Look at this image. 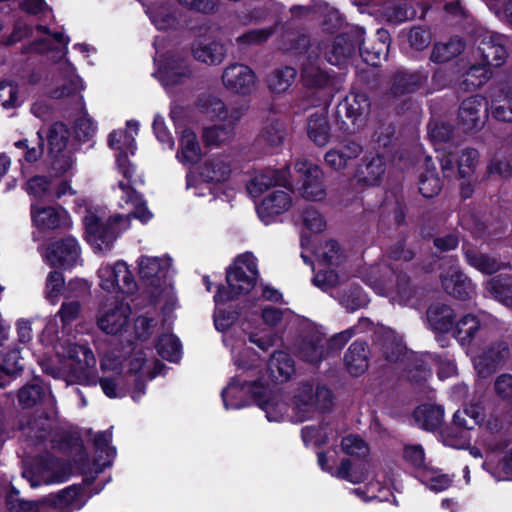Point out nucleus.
Returning a JSON list of instances; mask_svg holds the SVG:
<instances>
[{
    "mask_svg": "<svg viewBox=\"0 0 512 512\" xmlns=\"http://www.w3.org/2000/svg\"><path fill=\"white\" fill-rule=\"evenodd\" d=\"M80 495V488L77 486H70L60 491L53 501L55 507L59 509H68L76 502Z\"/></svg>",
    "mask_w": 512,
    "mask_h": 512,
    "instance_id": "63",
    "label": "nucleus"
},
{
    "mask_svg": "<svg viewBox=\"0 0 512 512\" xmlns=\"http://www.w3.org/2000/svg\"><path fill=\"white\" fill-rule=\"evenodd\" d=\"M487 116L488 101L481 95H474L461 103L458 123L465 131H477L483 127Z\"/></svg>",
    "mask_w": 512,
    "mask_h": 512,
    "instance_id": "13",
    "label": "nucleus"
},
{
    "mask_svg": "<svg viewBox=\"0 0 512 512\" xmlns=\"http://www.w3.org/2000/svg\"><path fill=\"white\" fill-rule=\"evenodd\" d=\"M297 71L290 66L273 70L267 76L268 88L275 93L285 92L294 82Z\"/></svg>",
    "mask_w": 512,
    "mask_h": 512,
    "instance_id": "46",
    "label": "nucleus"
},
{
    "mask_svg": "<svg viewBox=\"0 0 512 512\" xmlns=\"http://www.w3.org/2000/svg\"><path fill=\"white\" fill-rule=\"evenodd\" d=\"M275 185H286L285 171L264 170L247 182L246 189L252 197H258L268 188Z\"/></svg>",
    "mask_w": 512,
    "mask_h": 512,
    "instance_id": "29",
    "label": "nucleus"
},
{
    "mask_svg": "<svg viewBox=\"0 0 512 512\" xmlns=\"http://www.w3.org/2000/svg\"><path fill=\"white\" fill-rule=\"evenodd\" d=\"M32 218L37 228L54 230L69 226L66 212H59L53 207H32Z\"/></svg>",
    "mask_w": 512,
    "mask_h": 512,
    "instance_id": "30",
    "label": "nucleus"
},
{
    "mask_svg": "<svg viewBox=\"0 0 512 512\" xmlns=\"http://www.w3.org/2000/svg\"><path fill=\"white\" fill-rule=\"evenodd\" d=\"M302 439L306 445L313 444L321 446L327 442L328 427L327 425L309 426L302 429Z\"/></svg>",
    "mask_w": 512,
    "mask_h": 512,
    "instance_id": "62",
    "label": "nucleus"
},
{
    "mask_svg": "<svg viewBox=\"0 0 512 512\" xmlns=\"http://www.w3.org/2000/svg\"><path fill=\"white\" fill-rule=\"evenodd\" d=\"M467 262L484 274H493L500 270V262L487 254L474 248H468L464 252Z\"/></svg>",
    "mask_w": 512,
    "mask_h": 512,
    "instance_id": "44",
    "label": "nucleus"
},
{
    "mask_svg": "<svg viewBox=\"0 0 512 512\" xmlns=\"http://www.w3.org/2000/svg\"><path fill=\"white\" fill-rule=\"evenodd\" d=\"M221 81L229 92L247 96L256 89L257 77L248 65L234 62L223 69Z\"/></svg>",
    "mask_w": 512,
    "mask_h": 512,
    "instance_id": "8",
    "label": "nucleus"
},
{
    "mask_svg": "<svg viewBox=\"0 0 512 512\" xmlns=\"http://www.w3.org/2000/svg\"><path fill=\"white\" fill-rule=\"evenodd\" d=\"M276 31V26L253 29L237 37L236 42L243 46L259 45L266 42Z\"/></svg>",
    "mask_w": 512,
    "mask_h": 512,
    "instance_id": "56",
    "label": "nucleus"
},
{
    "mask_svg": "<svg viewBox=\"0 0 512 512\" xmlns=\"http://www.w3.org/2000/svg\"><path fill=\"white\" fill-rule=\"evenodd\" d=\"M395 293L400 303H406L413 297L414 288L407 274L400 273L396 276Z\"/></svg>",
    "mask_w": 512,
    "mask_h": 512,
    "instance_id": "64",
    "label": "nucleus"
},
{
    "mask_svg": "<svg viewBox=\"0 0 512 512\" xmlns=\"http://www.w3.org/2000/svg\"><path fill=\"white\" fill-rule=\"evenodd\" d=\"M468 431H470V429L463 428L461 425L456 424L453 419L450 425L441 430L440 437L445 445L457 449H464L469 447L470 444Z\"/></svg>",
    "mask_w": 512,
    "mask_h": 512,
    "instance_id": "42",
    "label": "nucleus"
},
{
    "mask_svg": "<svg viewBox=\"0 0 512 512\" xmlns=\"http://www.w3.org/2000/svg\"><path fill=\"white\" fill-rule=\"evenodd\" d=\"M416 424L427 431H435L444 420V410L439 405L423 404L413 413Z\"/></svg>",
    "mask_w": 512,
    "mask_h": 512,
    "instance_id": "33",
    "label": "nucleus"
},
{
    "mask_svg": "<svg viewBox=\"0 0 512 512\" xmlns=\"http://www.w3.org/2000/svg\"><path fill=\"white\" fill-rule=\"evenodd\" d=\"M51 81L53 87L49 90V96L53 99L72 97L81 89L80 78L68 62H63L58 66L57 73L52 76Z\"/></svg>",
    "mask_w": 512,
    "mask_h": 512,
    "instance_id": "17",
    "label": "nucleus"
},
{
    "mask_svg": "<svg viewBox=\"0 0 512 512\" xmlns=\"http://www.w3.org/2000/svg\"><path fill=\"white\" fill-rule=\"evenodd\" d=\"M118 186L124 194L123 199L125 202L132 204L134 207L133 211L126 216H130V219H139L143 223L148 222L152 218V213L148 210L141 196L132 187V184L129 182L120 181Z\"/></svg>",
    "mask_w": 512,
    "mask_h": 512,
    "instance_id": "35",
    "label": "nucleus"
},
{
    "mask_svg": "<svg viewBox=\"0 0 512 512\" xmlns=\"http://www.w3.org/2000/svg\"><path fill=\"white\" fill-rule=\"evenodd\" d=\"M492 115L504 122H512V92L501 91L491 102Z\"/></svg>",
    "mask_w": 512,
    "mask_h": 512,
    "instance_id": "52",
    "label": "nucleus"
},
{
    "mask_svg": "<svg viewBox=\"0 0 512 512\" xmlns=\"http://www.w3.org/2000/svg\"><path fill=\"white\" fill-rule=\"evenodd\" d=\"M283 41L286 50H292L297 53L308 52V48L311 46L308 36L292 31L286 32L283 35Z\"/></svg>",
    "mask_w": 512,
    "mask_h": 512,
    "instance_id": "61",
    "label": "nucleus"
},
{
    "mask_svg": "<svg viewBox=\"0 0 512 512\" xmlns=\"http://www.w3.org/2000/svg\"><path fill=\"white\" fill-rule=\"evenodd\" d=\"M362 28L354 27L334 38L332 43L325 47V57L333 65L345 63L355 52L362 38Z\"/></svg>",
    "mask_w": 512,
    "mask_h": 512,
    "instance_id": "12",
    "label": "nucleus"
},
{
    "mask_svg": "<svg viewBox=\"0 0 512 512\" xmlns=\"http://www.w3.org/2000/svg\"><path fill=\"white\" fill-rule=\"evenodd\" d=\"M430 157L426 159V169L419 177V192L425 198H432L440 193L443 180L438 176L436 168L430 164Z\"/></svg>",
    "mask_w": 512,
    "mask_h": 512,
    "instance_id": "40",
    "label": "nucleus"
},
{
    "mask_svg": "<svg viewBox=\"0 0 512 512\" xmlns=\"http://www.w3.org/2000/svg\"><path fill=\"white\" fill-rule=\"evenodd\" d=\"M193 58L208 66H218L227 57L225 45L216 40L195 39L190 47Z\"/></svg>",
    "mask_w": 512,
    "mask_h": 512,
    "instance_id": "19",
    "label": "nucleus"
},
{
    "mask_svg": "<svg viewBox=\"0 0 512 512\" xmlns=\"http://www.w3.org/2000/svg\"><path fill=\"white\" fill-rule=\"evenodd\" d=\"M333 476L347 480L353 484H358L367 479L368 466L365 463L354 465L350 459H342L339 467L333 473Z\"/></svg>",
    "mask_w": 512,
    "mask_h": 512,
    "instance_id": "45",
    "label": "nucleus"
},
{
    "mask_svg": "<svg viewBox=\"0 0 512 512\" xmlns=\"http://www.w3.org/2000/svg\"><path fill=\"white\" fill-rule=\"evenodd\" d=\"M69 139V131L62 122H55L48 130L47 140L49 145V153L52 156V167L57 172L67 171L72 160L65 152Z\"/></svg>",
    "mask_w": 512,
    "mask_h": 512,
    "instance_id": "10",
    "label": "nucleus"
},
{
    "mask_svg": "<svg viewBox=\"0 0 512 512\" xmlns=\"http://www.w3.org/2000/svg\"><path fill=\"white\" fill-rule=\"evenodd\" d=\"M358 47L364 62L371 66H378L388 56L389 41L387 32L379 30L375 36L368 39H365L363 34Z\"/></svg>",
    "mask_w": 512,
    "mask_h": 512,
    "instance_id": "20",
    "label": "nucleus"
},
{
    "mask_svg": "<svg viewBox=\"0 0 512 512\" xmlns=\"http://www.w3.org/2000/svg\"><path fill=\"white\" fill-rule=\"evenodd\" d=\"M307 134L317 146H325L330 139V126L325 109L310 114L307 123Z\"/></svg>",
    "mask_w": 512,
    "mask_h": 512,
    "instance_id": "31",
    "label": "nucleus"
},
{
    "mask_svg": "<svg viewBox=\"0 0 512 512\" xmlns=\"http://www.w3.org/2000/svg\"><path fill=\"white\" fill-rule=\"evenodd\" d=\"M80 256V247L77 240L67 236L61 240L53 242L49 246L48 260L52 265L72 266Z\"/></svg>",
    "mask_w": 512,
    "mask_h": 512,
    "instance_id": "22",
    "label": "nucleus"
},
{
    "mask_svg": "<svg viewBox=\"0 0 512 512\" xmlns=\"http://www.w3.org/2000/svg\"><path fill=\"white\" fill-rule=\"evenodd\" d=\"M304 84L308 87L322 88L329 83V76L313 65L304 66L301 73Z\"/></svg>",
    "mask_w": 512,
    "mask_h": 512,
    "instance_id": "58",
    "label": "nucleus"
},
{
    "mask_svg": "<svg viewBox=\"0 0 512 512\" xmlns=\"http://www.w3.org/2000/svg\"><path fill=\"white\" fill-rule=\"evenodd\" d=\"M429 327L441 334L448 333L455 324L456 314L451 306L445 303H433L426 310Z\"/></svg>",
    "mask_w": 512,
    "mask_h": 512,
    "instance_id": "25",
    "label": "nucleus"
},
{
    "mask_svg": "<svg viewBox=\"0 0 512 512\" xmlns=\"http://www.w3.org/2000/svg\"><path fill=\"white\" fill-rule=\"evenodd\" d=\"M83 223L87 241L95 250L107 251L120 232L130 226V216L116 214L104 220L96 211L87 209Z\"/></svg>",
    "mask_w": 512,
    "mask_h": 512,
    "instance_id": "1",
    "label": "nucleus"
},
{
    "mask_svg": "<svg viewBox=\"0 0 512 512\" xmlns=\"http://www.w3.org/2000/svg\"><path fill=\"white\" fill-rule=\"evenodd\" d=\"M486 290L493 298L512 308V276L499 275L493 277L486 283Z\"/></svg>",
    "mask_w": 512,
    "mask_h": 512,
    "instance_id": "39",
    "label": "nucleus"
},
{
    "mask_svg": "<svg viewBox=\"0 0 512 512\" xmlns=\"http://www.w3.org/2000/svg\"><path fill=\"white\" fill-rule=\"evenodd\" d=\"M285 135L283 122L274 117L267 120L256 141L259 145L278 147L283 143Z\"/></svg>",
    "mask_w": 512,
    "mask_h": 512,
    "instance_id": "36",
    "label": "nucleus"
},
{
    "mask_svg": "<svg viewBox=\"0 0 512 512\" xmlns=\"http://www.w3.org/2000/svg\"><path fill=\"white\" fill-rule=\"evenodd\" d=\"M345 365L351 375L359 376L368 368V346L365 342L352 343L344 357Z\"/></svg>",
    "mask_w": 512,
    "mask_h": 512,
    "instance_id": "32",
    "label": "nucleus"
},
{
    "mask_svg": "<svg viewBox=\"0 0 512 512\" xmlns=\"http://www.w3.org/2000/svg\"><path fill=\"white\" fill-rule=\"evenodd\" d=\"M159 75L165 86H174L190 79L193 70L185 53L168 51L160 59Z\"/></svg>",
    "mask_w": 512,
    "mask_h": 512,
    "instance_id": "6",
    "label": "nucleus"
},
{
    "mask_svg": "<svg viewBox=\"0 0 512 512\" xmlns=\"http://www.w3.org/2000/svg\"><path fill=\"white\" fill-rule=\"evenodd\" d=\"M63 355L69 361L64 376L68 385L95 383L96 358L90 348L68 343L63 346Z\"/></svg>",
    "mask_w": 512,
    "mask_h": 512,
    "instance_id": "3",
    "label": "nucleus"
},
{
    "mask_svg": "<svg viewBox=\"0 0 512 512\" xmlns=\"http://www.w3.org/2000/svg\"><path fill=\"white\" fill-rule=\"evenodd\" d=\"M477 53L481 63L488 67H499L507 58L505 38L492 32H483L477 39Z\"/></svg>",
    "mask_w": 512,
    "mask_h": 512,
    "instance_id": "14",
    "label": "nucleus"
},
{
    "mask_svg": "<svg viewBox=\"0 0 512 512\" xmlns=\"http://www.w3.org/2000/svg\"><path fill=\"white\" fill-rule=\"evenodd\" d=\"M510 357L509 345L504 341L491 344L474 360L478 375L487 378L495 373Z\"/></svg>",
    "mask_w": 512,
    "mask_h": 512,
    "instance_id": "16",
    "label": "nucleus"
},
{
    "mask_svg": "<svg viewBox=\"0 0 512 512\" xmlns=\"http://www.w3.org/2000/svg\"><path fill=\"white\" fill-rule=\"evenodd\" d=\"M45 395V389L38 383L28 384L22 387L18 392L19 403L23 407H32L36 405Z\"/></svg>",
    "mask_w": 512,
    "mask_h": 512,
    "instance_id": "57",
    "label": "nucleus"
},
{
    "mask_svg": "<svg viewBox=\"0 0 512 512\" xmlns=\"http://www.w3.org/2000/svg\"><path fill=\"white\" fill-rule=\"evenodd\" d=\"M387 20L394 23L412 20L416 16V10L407 4H394L385 9Z\"/></svg>",
    "mask_w": 512,
    "mask_h": 512,
    "instance_id": "60",
    "label": "nucleus"
},
{
    "mask_svg": "<svg viewBox=\"0 0 512 512\" xmlns=\"http://www.w3.org/2000/svg\"><path fill=\"white\" fill-rule=\"evenodd\" d=\"M291 204L292 199L288 192L276 190L262 200L257 207V212L260 218L267 221L268 218L287 211L291 207Z\"/></svg>",
    "mask_w": 512,
    "mask_h": 512,
    "instance_id": "28",
    "label": "nucleus"
},
{
    "mask_svg": "<svg viewBox=\"0 0 512 512\" xmlns=\"http://www.w3.org/2000/svg\"><path fill=\"white\" fill-rule=\"evenodd\" d=\"M428 76L420 71H397L391 80L388 95L393 98H401L416 92L427 80Z\"/></svg>",
    "mask_w": 512,
    "mask_h": 512,
    "instance_id": "23",
    "label": "nucleus"
},
{
    "mask_svg": "<svg viewBox=\"0 0 512 512\" xmlns=\"http://www.w3.org/2000/svg\"><path fill=\"white\" fill-rule=\"evenodd\" d=\"M300 219L302 225L314 233L322 232L326 227L325 218L314 206L305 207L300 213Z\"/></svg>",
    "mask_w": 512,
    "mask_h": 512,
    "instance_id": "55",
    "label": "nucleus"
},
{
    "mask_svg": "<svg viewBox=\"0 0 512 512\" xmlns=\"http://www.w3.org/2000/svg\"><path fill=\"white\" fill-rule=\"evenodd\" d=\"M491 69L483 63L472 65L465 74L463 83L470 88H478L491 78Z\"/></svg>",
    "mask_w": 512,
    "mask_h": 512,
    "instance_id": "54",
    "label": "nucleus"
},
{
    "mask_svg": "<svg viewBox=\"0 0 512 512\" xmlns=\"http://www.w3.org/2000/svg\"><path fill=\"white\" fill-rule=\"evenodd\" d=\"M385 160L380 155L365 157L358 165L355 180L358 184L366 186L378 185L385 173Z\"/></svg>",
    "mask_w": 512,
    "mask_h": 512,
    "instance_id": "24",
    "label": "nucleus"
},
{
    "mask_svg": "<svg viewBox=\"0 0 512 512\" xmlns=\"http://www.w3.org/2000/svg\"><path fill=\"white\" fill-rule=\"evenodd\" d=\"M464 48L465 44L460 38H450L446 42H439L433 46L430 60L434 63L448 62L460 55Z\"/></svg>",
    "mask_w": 512,
    "mask_h": 512,
    "instance_id": "38",
    "label": "nucleus"
},
{
    "mask_svg": "<svg viewBox=\"0 0 512 512\" xmlns=\"http://www.w3.org/2000/svg\"><path fill=\"white\" fill-rule=\"evenodd\" d=\"M340 304L349 312L363 308L368 303L367 295L357 285H349L339 295Z\"/></svg>",
    "mask_w": 512,
    "mask_h": 512,
    "instance_id": "48",
    "label": "nucleus"
},
{
    "mask_svg": "<svg viewBox=\"0 0 512 512\" xmlns=\"http://www.w3.org/2000/svg\"><path fill=\"white\" fill-rule=\"evenodd\" d=\"M27 192L42 200L53 201L54 193L51 179L46 176L36 175L27 181Z\"/></svg>",
    "mask_w": 512,
    "mask_h": 512,
    "instance_id": "51",
    "label": "nucleus"
},
{
    "mask_svg": "<svg viewBox=\"0 0 512 512\" xmlns=\"http://www.w3.org/2000/svg\"><path fill=\"white\" fill-rule=\"evenodd\" d=\"M370 102L363 93L347 95L336 108V121L339 128L347 134L358 132L365 123Z\"/></svg>",
    "mask_w": 512,
    "mask_h": 512,
    "instance_id": "4",
    "label": "nucleus"
},
{
    "mask_svg": "<svg viewBox=\"0 0 512 512\" xmlns=\"http://www.w3.org/2000/svg\"><path fill=\"white\" fill-rule=\"evenodd\" d=\"M342 450L351 456L364 458L369 454V447L362 438L357 435H348L341 441Z\"/></svg>",
    "mask_w": 512,
    "mask_h": 512,
    "instance_id": "59",
    "label": "nucleus"
},
{
    "mask_svg": "<svg viewBox=\"0 0 512 512\" xmlns=\"http://www.w3.org/2000/svg\"><path fill=\"white\" fill-rule=\"evenodd\" d=\"M230 164L221 157L208 159L200 167V177L206 182H221L230 175Z\"/></svg>",
    "mask_w": 512,
    "mask_h": 512,
    "instance_id": "41",
    "label": "nucleus"
},
{
    "mask_svg": "<svg viewBox=\"0 0 512 512\" xmlns=\"http://www.w3.org/2000/svg\"><path fill=\"white\" fill-rule=\"evenodd\" d=\"M326 344L325 335L318 330H312L299 339L296 345V355L302 361L318 366L328 357Z\"/></svg>",
    "mask_w": 512,
    "mask_h": 512,
    "instance_id": "15",
    "label": "nucleus"
},
{
    "mask_svg": "<svg viewBox=\"0 0 512 512\" xmlns=\"http://www.w3.org/2000/svg\"><path fill=\"white\" fill-rule=\"evenodd\" d=\"M20 429L30 441L37 443L49 436L52 430V424L47 414H33L25 417L21 421Z\"/></svg>",
    "mask_w": 512,
    "mask_h": 512,
    "instance_id": "26",
    "label": "nucleus"
},
{
    "mask_svg": "<svg viewBox=\"0 0 512 512\" xmlns=\"http://www.w3.org/2000/svg\"><path fill=\"white\" fill-rule=\"evenodd\" d=\"M443 290L450 296L465 301L473 291L471 280L458 268L451 267L440 275Z\"/></svg>",
    "mask_w": 512,
    "mask_h": 512,
    "instance_id": "21",
    "label": "nucleus"
},
{
    "mask_svg": "<svg viewBox=\"0 0 512 512\" xmlns=\"http://www.w3.org/2000/svg\"><path fill=\"white\" fill-rule=\"evenodd\" d=\"M295 170L302 177L299 188L303 198L311 201H321L326 197V188L323 183V171L316 164L306 159H299L295 163Z\"/></svg>",
    "mask_w": 512,
    "mask_h": 512,
    "instance_id": "9",
    "label": "nucleus"
},
{
    "mask_svg": "<svg viewBox=\"0 0 512 512\" xmlns=\"http://www.w3.org/2000/svg\"><path fill=\"white\" fill-rule=\"evenodd\" d=\"M157 350L162 358L177 362L180 359L181 344L176 336L165 334L159 338Z\"/></svg>",
    "mask_w": 512,
    "mask_h": 512,
    "instance_id": "53",
    "label": "nucleus"
},
{
    "mask_svg": "<svg viewBox=\"0 0 512 512\" xmlns=\"http://www.w3.org/2000/svg\"><path fill=\"white\" fill-rule=\"evenodd\" d=\"M258 278L257 264L252 253L246 252L238 256L227 270L226 280L230 291L219 289L215 295L217 302L232 300L240 294L250 292Z\"/></svg>",
    "mask_w": 512,
    "mask_h": 512,
    "instance_id": "2",
    "label": "nucleus"
},
{
    "mask_svg": "<svg viewBox=\"0 0 512 512\" xmlns=\"http://www.w3.org/2000/svg\"><path fill=\"white\" fill-rule=\"evenodd\" d=\"M480 327L481 324L479 319L472 314H467L456 323L454 337L462 345L470 344L475 338Z\"/></svg>",
    "mask_w": 512,
    "mask_h": 512,
    "instance_id": "47",
    "label": "nucleus"
},
{
    "mask_svg": "<svg viewBox=\"0 0 512 512\" xmlns=\"http://www.w3.org/2000/svg\"><path fill=\"white\" fill-rule=\"evenodd\" d=\"M70 474V466L50 454L42 455L34 465V472L25 471L23 476L27 477L32 487L41 483L51 484L63 482Z\"/></svg>",
    "mask_w": 512,
    "mask_h": 512,
    "instance_id": "5",
    "label": "nucleus"
},
{
    "mask_svg": "<svg viewBox=\"0 0 512 512\" xmlns=\"http://www.w3.org/2000/svg\"><path fill=\"white\" fill-rule=\"evenodd\" d=\"M131 308L127 303L116 302L97 317V325L106 334L118 335L125 331L129 324Z\"/></svg>",
    "mask_w": 512,
    "mask_h": 512,
    "instance_id": "18",
    "label": "nucleus"
},
{
    "mask_svg": "<svg viewBox=\"0 0 512 512\" xmlns=\"http://www.w3.org/2000/svg\"><path fill=\"white\" fill-rule=\"evenodd\" d=\"M295 409H297L302 415L299 420H304L306 414L314 411H328L333 403L332 392L330 389L324 386H318L315 391L313 387L308 384H302L295 395Z\"/></svg>",
    "mask_w": 512,
    "mask_h": 512,
    "instance_id": "7",
    "label": "nucleus"
},
{
    "mask_svg": "<svg viewBox=\"0 0 512 512\" xmlns=\"http://www.w3.org/2000/svg\"><path fill=\"white\" fill-rule=\"evenodd\" d=\"M455 423L461 425L466 429H474L484 420L483 409L476 404H471L464 407L462 410H457L453 416Z\"/></svg>",
    "mask_w": 512,
    "mask_h": 512,
    "instance_id": "49",
    "label": "nucleus"
},
{
    "mask_svg": "<svg viewBox=\"0 0 512 512\" xmlns=\"http://www.w3.org/2000/svg\"><path fill=\"white\" fill-rule=\"evenodd\" d=\"M177 157L181 162L190 164H194L200 160L201 147L196 134L192 130L185 129L182 132Z\"/></svg>",
    "mask_w": 512,
    "mask_h": 512,
    "instance_id": "37",
    "label": "nucleus"
},
{
    "mask_svg": "<svg viewBox=\"0 0 512 512\" xmlns=\"http://www.w3.org/2000/svg\"><path fill=\"white\" fill-rule=\"evenodd\" d=\"M237 124L225 123L213 125L203 130L202 139L206 146H221L229 143L234 137V127Z\"/></svg>",
    "mask_w": 512,
    "mask_h": 512,
    "instance_id": "43",
    "label": "nucleus"
},
{
    "mask_svg": "<svg viewBox=\"0 0 512 512\" xmlns=\"http://www.w3.org/2000/svg\"><path fill=\"white\" fill-rule=\"evenodd\" d=\"M197 107L201 113L212 119L232 124H237L246 111L243 105L228 107L222 99L211 94L200 96L197 101Z\"/></svg>",
    "mask_w": 512,
    "mask_h": 512,
    "instance_id": "11",
    "label": "nucleus"
},
{
    "mask_svg": "<svg viewBox=\"0 0 512 512\" xmlns=\"http://www.w3.org/2000/svg\"><path fill=\"white\" fill-rule=\"evenodd\" d=\"M169 267L170 260L167 258L141 257L139 274L142 280L147 281L151 286L158 287Z\"/></svg>",
    "mask_w": 512,
    "mask_h": 512,
    "instance_id": "27",
    "label": "nucleus"
},
{
    "mask_svg": "<svg viewBox=\"0 0 512 512\" xmlns=\"http://www.w3.org/2000/svg\"><path fill=\"white\" fill-rule=\"evenodd\" d=\"M268 371L276 381H288L295 373L294 360L287 352L276 351L269 359Z\"/></svg>",
    "mask_w": 512,
    "mask_h": 512,
    "instance_id": "34",
    "label": "nucleus"
},
{
    "mask_svg": "<svg viewBox=\"0 0 512 512\" xmlns=\"http://www.w3.org/2000/svg\"><path fill=\"white\" fill-rule=\"evenodd\" d=\"M479 163V153L474 148H465L457 155V170L461 178H471Z\"/></svg>",
    "mask_w": 512,
    "mask_h": 512,
    "instance_id": "50",
    "label": "nucleus"
}]
</instances>
